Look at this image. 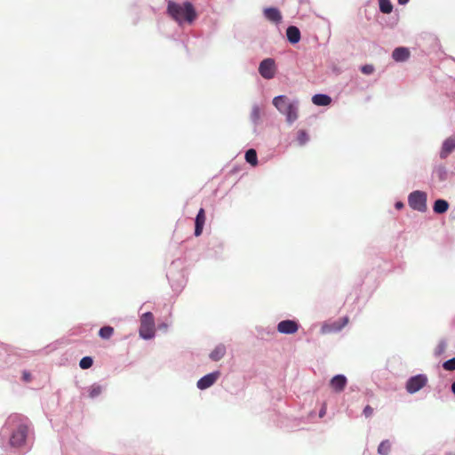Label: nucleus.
<instances>
[{
    "label": "nucleus",
    "mask_w": 455,
    "mask_h": 455,
    "mask_svg": "<svg viewBox=\"0 0 455 455\" xmlns=\"http://www.w3.org/2000/svg\"><path fill=\"white\" fill-rule=\"evenodd\" d=\"M260 76L265 79H271L275 74V63L273 59L267 58L263 60L259 67Z\"/></svg>",
    "instance_id": "0eeeda50"
},
{
    "label": "nucleus",
    "mask_w": 455,
    "mask_h": 455,
    "mask_svg": "<svg viewBox=\"0 0 455 455\" xmlns=\"http://www.w3.org/2000/svg\"><path fill=\"white\" fill-rule=\"evenodd\" d=\"M114 333V328L111 326H104L100 329L99 335L101 339H108Z\"/></svg>",
    "instance_id": "5701e85b"
},
{
    "label": "nucleus",
    "mask_w": 455,
    "mask_h": 455,
    "mask_svg": "<svg viewBox=\"0 0 455 455\" xmlns=\"http://www.w3.org/2000/svg\"><path fill=\"white\" fill-rule=\"evenodd\" d=\"M312 102L316 106H328L331 99L326 94H315L312 98Z\"/></svg>",
    "instance_id": "f3484780"
},
{
    "label": "nucleus",
    "mask_w": 455,
    "mask_h": 455,
    "mask_svg": "<svg viewBox=\"0 0 455 455\" xmlns=\"http://www.w3.org/2000/svg\"><path fill=\"white\" fill-rule=\"evenodd\" d=\"M264 16L267 20L274 23H279L282 20V14L277 8H266L264 10Z\"/></svg>",
    "instance_id": "4468645a"
},
{
    "label": "nucleus",
    "mask_w": 455,
    "mask_h": 455,
    "mask_svg": "<svg viewBox=\"0 0 455 455\" xmlns=\"http://www.w3.org/2000/svg\"><path fill=\"white\" fill-rule=\"evenodd\" d=\"M443 367L449 371H455V357L444 362Z\"/></svg>",
    "instance_id": "bb28decb"
},
{
    "label": "nucleus",
    "mask_w": 455,
    "mask_h": 455,
    "mask_svg": "<svg viewBox=\"0 0 455 455\" xmlns=\"http://www.w3.org/2000/svg\"><path fill=\"white\" fill-rule=\"evenodd\" d=\"M219 376V371H214L204 376L197 381V387L202 390L210 387L217 381Z\"/></svg>",
    "instance_id": "1a4fd4ad"
},
{
    "label": "nucleus",
    "mask_w": 455,
    "mask_h": 455,
    "mask_svg": "<svg viewBox=\"0 0 455 455\" xmlns=\"http://www.w3.org/2000/svg\"><path fill=\"white\" fill-rule=\"evenodd\" d=\"M427 383L426 375L419 374L410 378L406 383V390L410 394H414L424 387Z\"/></svg>",
    "instance_id": "423d86ee"
},
{
    "label": "nucleus",
    "mask_w": 455,
    "mask_h": 455,
    "mask_svg": "<svg viewBox=\"0 0 455 455\" xmlns=\"http://www.w3.org/2000/svg\"><path fill=\"white\" fill-rule=\"evenodd\" d=\"M391 451V443L388 440L382 441L378 447V452L380 455H388Z\"/></svg>",
    "instance_id": "4be33fe9"
},
{
    "label": "nucleus",
    "mask_w": 455,
    "mask_h": 455,
    "mask_svg": "<svg viewBox=\"0 0 455 455\" xmlns=\"http://www.w3.org/2000/svg\"><path fill=\"white\" fill-rule=\"evenodd\" d=\"M7 424L17 425V429L12 432L10 437V445L13 448L23 446L28 435V427L23 423H20V418L17 415L9 417Z\"/></svg>",
    "instance_id": "7ed1b4c3"
},
{
    "label": "nucleus",
    "mask_w": 455,
    "mask_h": 455,
    "mask_svg": "<svg viewBox=\"0 0 455 455\" xmlns=\"http://www.w3.org/2000/svg\"><path fill=\"white\" fill-rule=\"evenodd\" d=\"M167 9L168 13L179 23L183 21L191 23L196 18V10L189 2H186L183 4L170 2Z\"/></svg>",
    "instance_id": "f257e3e1"
},
{
    "label": "nucleus",
    "mask_w": 455,
    "mask_h": 455,
    "mask_svg": "<svg viewBox=\"0 0 455 455\" xmlns=\"http://www.w3.org/2000/svg\"><path fill=\"white\" fill-rule=\"evenodd\" d=\"M286 36L291 44H297L300 40V31L295 26L288 27Z\"/></svg>",
    "instance_id": "2eb2a0df"
},
{
    "label": "nucleus",
    "mask_w": 455,
    "mask_h": 455,
    "mask_svg": "<svg viewBox=\"0 0 455 455\" xmlns=\"http://www.w3.org/2000/svg\"><path fill=\"white\" fill-rule=\"evenodd\" d=\"M445 350V344L440 343L436 348V354L441 355Z\"/></svg>",
    "instance_id": "7c9ffc66"
},
{
    "label": "nucleus",
    "mask_w": 455,
    "mask_h": 455,
    "mask_svg": "<svg viewBox=\"0 0 455 455\" xmlns=\"http://www.w3.org/2000/svg\"><path fill=\"white\" fill-rule=\"evenodd\" d=\"M347 382V378L344 375L339 374L331 379L330 386L335 392L339 393L344 390Z\"/></svg>",
    "instance_id": "9b49d317"
},
{
    "label": "nucleus",
    "mask_w": 455,
    "mask_h": 455,
    "mask_svg": "<svg viewBox=\"0 0 455 455\" xmlns=\"http://www.w3.org/2000/svg\"><path fill=\"white\" fill-rule=\"evenodd\" d=\"M397 1H398V4H402V5L406 4L409 2V0H397Z\"/></svg>",
    "instance_id": "72a5a7b5"
},
{
    "label": "nucleus",
    "mask_w": 455,
    "mask_h": 455,
    "mask_svg": "<svg viewBox=\"0 0 455 455\" xmlns=\"http://www.w3.org/2000/svg\"><path fill=\"white\" fill-rule=\"evenodd\" d=\"M88 392H89V396L91 398H95L101 394L102 387H101V386H100L98 384H93L88 388Z\"/></svg>",
    "instance_id": "b1692460"
},
{
    "label": "nucleus",
    "mask_w": 455,
    "mask_h": 455,
    "mask_svg": "<svg viewBox=\"0 0 455 455\" xmlns=\"http://www.w3.org/2000/svg\"><path fill=\"white\" fill-rule=\"evenodd\" d=\"M309 138L306 131L299 130L297 133V140L300 146L305 145L308 141Z\"/></svg>",
    "instance_id": "393cba45"
},
{
    "label": "nucleus",
    "mask_w": 455,
    "mask_h": 455,
    "mask_svg": "<svg viewBox=\"0 0 455 455\" xmlns=\"http://www.w3.org/2000/svg\"><path fill=\"white\" fill-rule=\"evenodd\" d=\"M348 323V318L343 317L339 319V321H336L332 323H326L323 325L322 327V332L323 333H330L332 331H340L344 326H346Z\"/></svg>",
    "instance_id": "9d476101"
},
{
    "label": "nucleus",
    "mask_w": 455,
    "mask_h": 455,
    "mask_svg": "<svg viewBox=\"0 0 455 455\" xmlns=\"http://www.w3.org/2000/svg\"><path fill=\"white\" fill-rule=\"evenodd\" d=\"M449 204L443 199H438L435 202L433 210L435 213L441 214L448 211Z\"/></svg>",
    "instance_id": "6ab92c4d"
},
{
    "label": "nucleus",
    "mask_w": 455,
    "mask_h": 455,
    "mask_svg": "<svg viewBox=\"0 0 455 455\" xmlns=\"http://www.w3.org/2000/svg\"><path fill=\"white\" fill-rule=\"evenodd\" d=\"M140 335L145 339L155 336V320L152 313L147 312L141 315Z\"/></svg>",
    "instance_id": "20e7f679"
},
{
    "label": "nucleus",
    "mask_w": 455,
    "mask_h": 455,
    "mask_svg": "<svg viewBox=\"0 0 455 455\" xmlns=\"http://www.w3.org/2000/svg\"><path fill=\"white\" fill-rule=\"evenodd\" d=\"M451 391L455 395V381L451 384Z\"/></svg>",
    "instance_id": "f704fd0d"
},
{
    "label": "nucleus",
    "mask_w": 455,
    "mask_h": 455,
    "mask_svg": "<svg viewBox=\"0 0 455 455\" xmlns=\"http://www.w3.org/2000/svg\"><path fill=\"white\" fill-rule=\"evenodd\" d=\"M299 330V324L293 320H283L277 324V331L283 334H293Z\"/></svg>",
    "instance_id": "6e6552de"
},
{
    "label": "nucleus",
    "mask_w": 455,
    "mask_h": 455,
    "mask_svg": "<svg viewBox=\"0 0 455 455\" xmlns=\"http://www.w3.org/2000/svg\"><path fill=\"white\" fill-rule=\"evenodd\" d=\"M245 160L251 164L252 166H256L258 164L257 152L255 149H249L245 153Z\"/></svg>",
    "instance_id": "412c9836"
},
{
    "label": "nucleus",
    "mask_w": 455,
    "mask_h": 455,
    "mask_svg": "<svg viewBox=\"0 0 455 455\" xmlns=\"http://www.w3.org/2000/svg\"><path fill=\"white\" fill-rule=\"evenodd\" d=\"M410 56V52L407 48L398 47L395 48L392 53V57L396 61H404Z\"/></svg>",
    "instance_id": "dca6fc26"
},
{
    "label": "nucleus",
    "mask_w": 455,
    "mask_h": 455,
    "mask_svg": "<svg viewBox=\"0 0 455 455\" xmlns=\"http://www.w3.org/2000/svg\"><path fill=\"white\" fill-rule=\"evenodd\" d=\"M455 149V136L449 137L443 143L440 152L441 158H446Z\"/></svg>",
    "instance_id": "ddd939ff"
},
{
    "label": "nucleus",
    "mask_w": 455,
    "mask_h": 455,
    "mask_svg": "<svg viewBox=\"0 0 455 455\" xmlns=\"http://www.w3.org/2000/svg\"><path fill=\"white\" fill-rule=\"evenodd\" d=\"M206 216L204 209L201 208L196 215L195 221V235L199 236L203 233L204 226L205 223Z\"/></svg>",
    "instance_id": "f8f14e48"
},
{
    "label": "nucleus",
    "mask_w": 455,
    "mask_h": 455,
    "mask_svg": "<svg viewBox=\"0 0 455 455\" xmlns=\"http://www.w3.org/2000/svg\"><path fill=\"white\" fill-rule=\"evenodd\" d=\"M372 413H373V408L371 407L370 405H366L363 409V415L366 418H369L372 415Z\"/></svg>",
    "instance_id": "c756f323"
},
{
    "label": "nucleus",
    "mask_w": 455,
    "mask_h": 455,
    "mask_svg": "<svg viewBox=\"0 0 455 455\" xmlns=\"http://www.w3.org/2000/svg\"><path fill=\"white\" fill-rule=\"evenodd\" d=\"M324 413H325V409H322V410L320 411L319 416H320V417H323V416L324 415Z\"/></svg>",
    "instance_id": "c9c22d12"
},
{
    "label": "nucleus",
    "mask_w": 455,
    "mask_h": 455,
    "mask_svg": "<svg viewBox=\"0 0 455 455\" xmlns=\"http://www.w3.org/2000/svg\"><path fill=\"white\" fill-rule=\"evenodd\" d=\"M22 379L24 381L28 382L31 379V375L28 371H24L22 374Z\"/></svg>",
    "instance_id": "2f4dec72"
},
{
    "label": "nucleus",
    "mask_w": 455,
    "mask_h": 455,
    "mask_svg": "<svg viewBox=\"0 0 455 455\" xmlns=\"http://www.w3.org/2000/svg\"><path fill=\"white\" fill-rule=\"evenodd\" d=\"M379 10L382 13L389 14L393 11V4L390 0H378Z\"/></svg>",
    "instance_id": "aec40b11"
},
{
    "label": "nucleus",
    "mask_w": 455,
    "mask_h": 455,
    "mask_svg": "<svg viewBox=\"0 0 455 455\" xmlns=\"http://www.w3.org/2000/svg\"><path fill=\"white\" fill-rule=\"evenodd\" d=\"M403 207V204L402 202H397V203L395 204V208H396V209L400 210V209H402Z\"/></svg>",
    "instance_id": "473e14b6"
},
{
    "label": "nucleus",
    "mask_w": 455,
    "mask_h": 455,
    "mask_svg": "<svg viewBox=\"0 0 455 455\" xmlns=\"http://www.w3.org/2000/svg\"><path fill=\"white\" fill-rule=\"evenodd\" d=\"M251 119L254 123H257L260 118V109L258 106L253 107L251 114Z\"/></svg>",
    "instance_id": "cd10ccee"
},
{
    "label": "nucleus",
    "mask_w": 455,
    "mask_h": 455,
    "mask_svg": "<svg viewBox=\"0 0 455 455\" xmlns=\"http://www.w3.org/2000/svg\"><path fill=\"white\" fill-rule=\"evenodd\" d=\"M409 205L416 211L424 212L427 210V195L421 191H414L409 196Z\"/></svg>",
    "instance_id": "39448f33"
},
{
    "label": "nucleus",
    "mask_w": 455,
    "mask_h": 455,
    "mask_svg": "<svg viewBox=\"0 0 455 455\" xmlns=\"http://www.w3.org/2000/svg\"><path fill=\"white\" fill-rule=\"evenodd\" d=\"M273 105L278 111L286 116V121L292 124L298 119V105L291 102L285 95H280L273 99Z\"/></svg>",
    "instance_id": "f03ea898"
},
{
    "label": "nucleus",
    "mask_w": 455,
    "mask_h": 455,
    "mask_svg": "<svg viewBox=\"0 0 455 455\" xmlns=\"http://www.w3.org/2000/svg\"><path fill=\"white\" fill-rule=\"evenodd\" d=\"M93 363V361H92V358L90 357V356H84L81 359L80 363H79V366L84 369V370H86V369H89L92 367Z\"/></svg>",
    "instance_id": "a878e982"
},
{
    "label": "nucleus",
    "mask_w": 455,
    "mask_h": 455,
    "mask_svg": "<svg viewBox=\"0 0 455 455\" xmlns=\"http://www.w3.org/2000/svg\"><path fill=\"white\" fill-rule=\"evenodd\" d=\"M226 354V347L224 345H218L210 354V358L213 361L220 360Z\"/></svg>",
    "instance_id": "a211bd4d"
},
{
    "label": "nucleus",
    "mask_w": 455,
    "mask_h": 455,
    "mask_svg": "<svg viewBox=\"0 0 455 455\" xmlns=\"http://www.w3.org/2000/svg\"><path fill=\"white\" fill-rule=\"evenodd\" d=\"M361 71L365 75H371L374 71V67L372 65H363L361 68Z\"/></svg>",
    "instance_id": "c85d7f7f"
}]
</instances>
